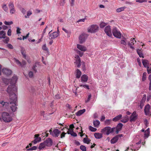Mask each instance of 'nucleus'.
<instances>
[{"mask_svg":"<svg viewBox=\"0 0 151 151\" xmlns=\"http://www.w3.org/2000/svg\"><path fill=\"white\" fill-rule=\"evenodd\" d=\"M17 79V78L16 76H14L12 77L10 81V85L8 86L6 90L9 95L10 99L11 100H13L14 102V106H13L14 108L13 109L12 106H11L13 111H15L17 108V99L15 93L17 91V89L15 83Z\"/></svg>","mask_w":151,"mask_h":151,"instance_id":"nucleus-1","label":"nucleus"},{"mask_svg":"<svg viewBox=\"0 0 151 151\" xmlns=\"http://www.w3.org/2000/svg\"><path fill=\"white\" fill-rule=\"evenodd\" d=\"M2 120L6 123L10 122L12 120V118L8 113L4 112L1 114Z\"/></svg>","mask_w":151,"mask_h":151,"instance_id":"nucleus-2","label":"nucleus"},{"mask_svg":"<svg viewBox=\"0 0 151 151\" xmlns=\"http://www.w3.org/2000/svg\"><path fill=\"white\" fill-rule=\"evenodd\" d=\"M115 130V128L114 127L111 128L110 127L107 126L102 129L101 132L108 135L110 133H113Z\"/></svg>","mask_w":151,"mask_h":151,"instance_id":"nucleus-3","label":"nucleus"},{"mask_svg":"<svg viewBox=\"0 0 151 151\" xmlns=\"http://www.w3.org/2000/svg\"><path fill=\"white\" fill-rule=\"evenodd\" d=\"M9 99H10L9 98ZM10 101L9 102H4L3 101H2L0 102V104H1L3 106H5L6 107H7L8 106L10 107V108L12 110V111L14 112H15L16 111V109L14 111H13L12 110V108L11 106H12V108L14 109V107H13V106H14V102L13 100H11L10 99ZM17 109V108H16Z\"/></svg>","mask_w":151,"mask_h":151,"instance_id":"nucleus-4","label":"nucleus"},{"mask_svg":"<svg viewBox=\"0 0 151 151\" xmlns=\"http://www.w3.org/2000/svg\"><path fill=\"white\" fill-rule=\"evenodd\" d=\"M112 32L113 35L117 38L119 39L121 37V34L120 32L118 31L116 27H113Z\"/></svg>","mask_w":151,"mask_h":151,"instance_id":"nucleus-5","label":"nucleus"},{"mask_svg":"<svg viewBox=\"0 0 151 151\" xmlns=\"http://www.w3.org/2000/svg\"><path fill=\"white\" fill-rule=\"evenodd\" d=\"M138 114L135 111H134L130 116L129 121L130 122H134L138 118Z\"/></svg>","mask_w":151,"mask_h":151,"instance_id":"nucleus-6","label":"nucleus"},{"mask_svg":"<svg viewBox=\"0 0 151 151\" xmlns=\"http://www.w3.org/2000/svg\"><path fill=\"white\" fill-rule=\"evenodd\" d=\"M104 31L105 33L107 36L109 37H111L112 36L111 26L110 25L106 26L105 27Z\"/></svg>","mask_w":151,"mask_h":151,"instance_id":"nucleus-7","label":"nucleus"},{"mask_svg":"<svg viewBox=\"0 0 151 151\" xmlns=\"http://www.w3.org/2000/svg\"><path fill=\"white\" fill-rule=\"evenodd\" d=\"M150 106L149 104L145 106L144 109L145 114L146 115L151 116V109H150Z\"/></svg>","mask_w":151,"mask_h":151,"instance_id":"nucleus-8","label":"nucleus"},{"mask_svg":"<svg viewBox=\"0 0 151 151\" xmlns=\"http://www.w3.org/2000/svg\"><path fill=\"white\" fill-rule=\"evenodd\" d=\"M88 36V35L85 33H83L80 35L79 37L80 43H82L84 42L87 38Z\"/></svg>","mask_w":151,"mask_h":151,"instance_id":"nucleus-9","label":"nucleus"},{"mask_svg":"<svg viewBox=\"0 0 151 151\" xmlns=\"http://www.w3.org/2000/svg\"><path fill=\"white\" fill-rule=\"evenodd\" d=\"M57 31L55 32H53L52 33L50 34L49 35V39H55L58 37L59 35V31L58 29Z\"/></svg>","mask_w":151,"mask_h":151,"instance_id":"nucleus-10","label":"nucleus"},{"mask_svg":"<svg viewBox=\"0 0 151 151\" xmlns=\"http://www.w3.org/2000/svg\"><path fill=\"white\" fill-rule=\"evenodd\" d=\"M60 133H61L60 131L58 129H55L52 131V136L55 137H58Z\"/></svg>","mask_w":151,"mask_h":151,"instance_id":"nucleus-11","label":"nucleus"},{"mask_svg":"<svg viewBox=\"0 0 151 151\" xmlns=\"http://www.w3.org/2000/svg\"><path fill=\"white\" fill-rule=\"evenodd\" d=\"M9 7L10 9V13L11 14H14L15 12V10L13 3L10 2L9 4Z\"/></svg>","mask_w":151,"mask_h":151,"instance_id":"nucleus-12","label":"nucleus"},{"mask_svg":"<svg viewBox=\"0 0 151 151\" xmlns=\"http://www.w3.org/2000/svg\"><path fill=\"white\" fill-rule=\"evenodd\" d=\"M2 72L6 76L10 75L12 73V71L11 70L6 68H3L2 70Z\"/></svg>","mask_w":151,"mask_h":151,"instance_id":"nucleus-13","label":"nucleus"},{"mask_svg":"<svg viewBox=\"0 0 151 151\" xmlns=\"http://www.w3.org/2000/svg\"><path fill=\"white\" fill-rule=\"evenodd\" d=\"M47 147L51 146L53 143L52 140L50 138H47L46 140L44 141Z\"/></svg>","mask_w":151,"mask_h":151,"instance_id":"nucleus-14","label":"nucleus"},{"mask_svg":"<svg viewBox=\"0 0 151 151\" xmlns=\"http://www.w3.org/2000/svg\"><path fill=\"white\" fill-rule=\"evenodd\" d=\"M39 134H36L35 135V139L32 141L35 144H36L37 142H40L41 140V138L39 137Z\"/></svg>","mask_w":151,"mask_h":151,"instance_id":"nucleus-15","label":"nucleus"},{"mask_svg":"<svg viewBox=\"0 0 151 151\" xmlns=\"http://www.w3.org/2000/svg\"><path fill=\"white\" fill-rule=\"evenodd\" d=\"M134 42H136V41L134 40V38H132L131 39L130 41H129L128 43V45L133 50L134 49V47L133 46V45L134 44Z\"/></svg>","mask_w":151,"mask_h":151,"instance_id":"nucleus-16","label":"nucleus"},{"mask_svg":"<svg viewBox=\"0 0 151 151\" xmlns=\"http://www.w3.org/2000/svg\"><path fill=\"white\" fill-rule=\"evenodd\" d=\"M123 126V124L121 123H119L117 125L116 128H115V129H116V132L117 134H118L119 132L121 130Z\"/></svg>","mask_w":151,"mask_h":151,"instance_id":"nucleus-17","label":"nucleus"},{"mask_svg":"<svg viewBox=\"0 0 151 151\" xmlns=\"http://www.w3.org/2000/svg\"><path fill=\"white\" fill-rule=\"evenodd\" d=\"M75 58H77V59H76V62H75V63L77 65V67H79L81 65L80 58L78 55L76 56V57H75Z\"/></svg>","mask_w":151,"mask_h":151,"instance_id":"nucleus-18","label":"nucleus"},{"mask_svg":"<svg viewBox=\"0 0 151 151\" xmlns=\"http://www.w3.org/2000/svg\"><path fill=\"white\" fill-rule=\"evenodd\" d=\"M88 31L89 32L93 33L94 32V25H91L88 29Z\"/></svg>","mask_w":151,"mask_h":151,"instance_id":"nucleus-19","label":"nucleus"},{"mask_svg":"<svg viewBox=\"0 0 151 151\" xmlns=\"http://www.w3.org/2000/svg\"><path fill=\"white\" fill-rule=\"evenodd\" d=\"M122 114H119V115L114 118L112 119V121L115 122H116L121 119L122 117Z\"/></svg>","mask_w":151,"mask_h":151,"instance_id":"nucleus-20","label":"nucleus"},{"mask_svg":"<svg viewBox=\"0 0 151 151\" xmlns=\"http://www.w3.org/2000/svg\"><path fill=\"white\" fill-rule=\"evenodd\" d=\"M129 120V118L128 116L127 115H126L122 118L121 120V121L123 123H126Z\"/></svg>","mask_w":151,"mask_h":151,"instance_id":"nucleus-21","label":"nucleus"},{"mask_svg":"<svg viewBox=\"0 0 151 151\" xmlns=\"http://www.w3.org/2000/svg\"><path fill=\"white\" fill-rule=\"evenodd\" d=\"M6 34L5 32L3 31H0V39H5L6 37Z\"/></svg>","mask_w":151,"mask_h":151,"instance_id":"nucleus-22","label":"nucleus"},{"mask_svg":"<svg viewBox=\"0 0 151 151\" xmlns=\"http://www.w3.org/2000/svg\"><path fill=\"white\" fill-rule=\"evenodd\" d=\"M77 47L79 49L83 51H85L86 50V47L80 45H77Z\"/></svg>","mask_w":151,"mask_h":151,"instance_id":"nucleus-23","label":"nucleus"},{"mask_svg":"<svg viewBox=\"0 0 151 151\" xmlns=\"http://www.w3.org/2000/svg\"><path fill=\"white\" fill-rule=\"evenodd\" d=\"M118 136H115L110 141V142L111 144H114L116 143L118 140Z\"/></svg>","mask_w":151,"mask_h":151,"instance_id":"nucleus-24","label":"nucleus"},{"mask_svg":"<svg viewBox=\"0 0 151 151\" xmlns=\"http://www.w3.org/2000/svg\"><path fill=\"white\" fill-rule=\"evenodd\" d=\"M88 79V76L85 74L82 76L81 77V81L82 82H86L87 81Z\"/></svg>","mask_w":151,"mask_h":151,"instance_id":"nucleus-25","label":"nucleus"},{"mask_svg":"<svg viewBox=\"0 0 151 151\" xmlns=\"http://www.w3.org/2000/svg\"><path fill=\"white\" fill-rule=\"evenodd\" d=\"M81 72L79 69H77L76 71V78H79L81 75Z\"/></svg>","mask_w":151,"mask_h":151,"instance_id":"nucleus-26","label":"nucleus"},{"mask_svg":"<svg viewBox=\"0 0 151 151\" xmlns=\"http://www.w3.org/2000/svg\"><path fill=\"white\" fill-rule=\"evenodd\" d=\"M150 133V130L149 128L146 129L145 132L144 137L145 138L148 137Z\"/></svg>","mask_w":151,"mask_h":151,"instance_id":"nucleus-27","label":"nucleus"},{"mask_svg":"<svg viewBox=\"0 0 151 151\" xmlns=\"http://www.w3.org/2000/svg\"><path fill=\"white\" fill-rule=\"evenodd\" d=\"M103 137L102 134L101 133L95 132V138L97 139H100Z\"/></svg>","mask_w":151,"mask_h":151,"instance_id":"nucleus-28","label":"nucleus"},{"mask_svg":"<svg viewBox=\"0 0 151 151\" xmlns=\"http://www.w3.org/2000/svg\"><path fill=\"white\" fill-rule=\"evenodd\" d=\"M86 110L85 109L80 110L76 113V114L78 116H80Z\"/></svg>","mask_w":151,"mask_h":151,"instance_id":"nucleus-29","label":"nucleus"},{"mask_svg":"<svg viewBox=\"0 0 151 151\" xmlns=\"http://www.w3.org/2000/svg\"><path fill=\"white\" fill-rule=\"evenodd\" d=\"M143 65L144 67L147 68L148 67V61L147 60H143L142 61Z\"/></svg>","mask_w":151,"mask_h":151,"instance_id":"nucleus-30","label":"nucleus"},{"mask_svg":"<svg viewBox=\"0 0 151 151\" xmlns=\"http://www.w3.org/2000/svg\"><path fill=\"white\" fill-rule=\"evenodd\" d=\"M111 121V119H106L104 122V124L108 126L110 124Z\"/></svg>","mask_w":151,"mask_h":151,"instance_id":"nucleus-31","label":"nucleus"},{"mask_svg":"<svg viewBox=\"0 0 151 151\" xmlns=\"http://www.w3.org/2000/svg\"><path fill=\"white\" fill-rule=\"evenodd\" d=\"M45 146H46V145L45 143V142H43L41 143L40 144L39 147V149L40 150H41L42 149L44 148Z\"/></svg>","mask_w":151,"mask_h":151,"instance_id":"nucleus-32","label":"nucleus"},{"mask_svg":"<svg viewBox=\"0 0 151 151\" xmlns=\"http://www.w3.org/2000/svg\"><path fill=\"white\" fill-rule=\"evenodd\" d=\"M137 52L140 58H143V55L142 53L141 52V50L139 49H137Z\"/></svg>","mask_w":151,"mask_h":151,"instance_id":"nucleus-33","label":"nucleus"},{"mask_svg":"<svg viewBox=\"0 0 151 151\" xmlns=\"http://www.w3.org/2000/svg\"><path fill=\"white\" fill-rule=\"evenodd\" d=\"M126 8L125 6H124L118 8L116 9V11L117 12H120Z\"/></svg>","mask_w":151,"mask_h":151,"instance_id":"nucleus-34","label":"nucleus"},{"mask_svg":"<svg viewBox=\"0 0 151 151\" xmlns=\"http://www.w3.org/2000/svg\"><path fill=\"white\" fill-rule=\"evenodd\" d=\"M100 124V122L98 120H95V127H98Z\"/></svg>","mask_w":151,"mask_h":151,"instance_id":"nucleus-35","label":"nucleus"},{"mask_svg":"<svg viewBox=\"0 0 151 151\" xmlns=\"http://www.w3.org/2000/svg\"><path fill=\"white\" fill-rule=\"evenodd\" d=\"M32 14V12L30 10H29L27 12V15H25L24 17L25 18H29V16Z\"/></svg>","mask_w":151,"mask_h":151,"instance_id":"nucleus-36","label":"nucleus"},{"mask_svg":"<svg viewBox=\"0 0 151 151\" xmlns=\"http://www.w3.org/2000/svg\"><path fill=\"white\" fill-rule=\"evenodd\" d=\"M146 74L147 73L145 72H144L143 73L142 78V81H145L146 80Z\"/></svg>","mask_w":151,"mask_h":151,"instance_id":"nucleus-37","label":"nucleus"},{"mask_svg":"<svg viewBox=\"0 0 151 151\" xmlns=\"http://www.w3.org/2000/svg\"><path fill=\"white\" fill-rule=\"evenodd\" d=\"M21 53L22 55H23V57L24 58H25L27 56H26L25 54V51L24 49H22L21 50Z\"/></svg>","mask_w":151,"mask_h":151,"instance_id":"nucleus-38","label":"nucleus"},{"mask_svg":"<svg viewBox=\"0 0 151 151\" xmlns=\"http://www.w3.org/2000/svg\"><path fill=\"white\" fill-rule=\"evenodd\" d=\"M9 37H6H6L5 38V39L3 40V42L7 44L9 42Z\"/></svg>","mask_w":151,"mask_h":151,"instance_id":"nucleus-39","label":"nucleus"},{"mask_svg":"<svg viewBox=\"0 0 151 151\" xmlns=\"http://www.w3.org/2000/svg\"><path fill=\"white\" fill-rule=\"evenodd\" d=\"M2 8L4 11L7 12L8 10V8L6 4H4L2 6Z\"/></svg>","mask_w":151,"mask_h":151,"instance_id":"nucleus-40","label":"nucleus"},{"mask_svg":"<svg viewBox=\"0 0 151 151\" xmlns=\"http://www.w3.org/2000/svg\"><path fill=\"white\" fill-rule=\"evenodd\" d=\"M80 149L83 151H86V147L83 145H81L80 146Z\"/></svg>","mask_w":151,"mask_h":151,"instance_id":"nucleus-41","label":"nucleus"},{"mask_svg":"<svg viewBox=\"0 0 151 151\" xmlns=\"http://www.w3.org/2000/svg\"><path fill=\"white\" fill-rule=\"evenodd\" d=\"M37 147L35 146H34L32 147H31L29 149H27V150L29 151V150H35L37 149Z\"/></svg>","mask_w":151,"mask_h":151,"instance_id":"nucleus-42","label":"nucleus"},{"mask_svg":"<svg viewBox=\"0 0 151 151\" xmlns=\"http://www.w3.org/2000/svg\"><path fill=\"white\" fill-rule=\"evenodd\" d=\"M26 64V61L24 60H22V62L21 63V66L22 67H23L25 66Z\"/></svg>","mask_w":151,"mask_h":151,"instance_id":"nucleus-43","label":"nucleus"},{"mask_svg":"<svg viewBox=\"0 0 151 151\" xmlns=\"http://www.w3.org/2000/svg\"><path fill=\"white\" fill-rule=\"evenodd\" d=\"M14 60L17 65H19L21 66V63L19 60H17L15 58H14Z\"/></svg>","mask_w":151,"mask_h":151,"instance_id":"nucleus-44","label":"nucleus"},{"mask_svg":"<svg viewBox=\"0 0 151 151\" xmlns=\"http://www.w3.org/2000/svg\"><path fill=\"white\" fill-rule=\"evenodd\" d=\"M106 24L104 22H101L100 24V27L101 28H103L106 25Z\"/></svg>","mask_w":151,"mask_h":151,"instance_id":"nucleus-45","label":"nucleus"},{"mask_svg":"<svg viewBox=\"0 0 151 151\" xmlns=\"http://www.w3.org/2000/svg\"><path fill=\"white\" fill-rule=\"evenodd\" d=\"M80 86L81 87H83L85 88H86L88 89H89V86L88 85H80Z\"/></svg>","mask_w":151,"mask_h":151,"instance_id":"nucleus-46","label":"nucleus"},{"mask_svg":"<svg viewBox=\"0 0 151 151\" xmlns=\"http://www.w3.org/2000/svg\"><path fill=\"white\" fill-rule=\"evenodd\" d=\"M13 22L12 21L8 22L7 21H5L4 22V24L6 25H10L13 24Z\"/></svg>","mask_w":151,"mask_h":151,"instance_id":"nucleus-47","label":"nucleus"},{"mask_svg":"<svg viewBox=\"0 0 151 151\" xmlns=\"http://www.w3.org/2000/svg\"><path fill=\"white\" fill-rule=\"evenodd\" d=\"M150 65H151V64H150ZM147 68L148 73V74L151 73V67H149L148 66Z\"/></svg>","mask_w":151,"mask_h":151,"instance_id":"nucleus-48","label":"nucleus"},{"mask_svg":"<svg viewBox=\"0 0 151 151\" xmlns=\"http://www.w3.org/2000/svg\"><path fill=\"white\" fill-rule=\"evenodd\" d=\"M20 10L23 14L26 13V10L23 8H22L20 9Z\"/></svg>","mask_w":151,"mask_h":151,"instance_id":"nucleus-49","label":"nucleus"},{"mask_svg":"<svg viewBox=\"0 0 151 151\" xmlns=\"http://www.w3.org/2000/svg\"><path fill=\"white\" fill-rule=\"evenodd\" d=\"M146 95L145 94H144L143 95V96L142 98V99L141 101L143 102H145L146 100Z\"/></svg>","mask_w":151,"mask_h":151,"instance_id":"nucleus-50","label":"nucleus"},{"mask_svg":"<svg viewBox=\"0 0 151 151\" xmlns=\"http://www.w3.org/2000/svg\"><path fill=\"white\" fill-rule=\"evenodd\" d=\"M65 0H61L60 2V5L61 6H63L65 3Z\"/></svg>","mask_w":151,"mask_h":151,"instance_id":"nucleus-51","label":"nucleus"},{"mask_svg":"<svg viewBox=\"0 0 151 151\" xmlns=\"http://www.w3.org/2000/svg\"><path fill=\"white\" fill-rule=\"evenodd\" d=\"M67 129H68L67 133L68 134H70L71 135V134H72V132H73V129H68L67 128Z\"/></svg>","mask_w":151,"mask_h":151,"instance_id":"nucleus-52","label":"nucleus"},{"mask_svg":"<svg viewBox=\"0 0 151 151\" xmlns=\"http://www.w3.org/2000/svg\"><path fill=\"white\" fill-rule=\"evenodd\" d=\"M58 124H59V125L60 126V127H57V128H58L59 129H63V128H62V127H63L64 126V123H63V124H61V123H59L58 124Z\"/></svg>","mask_w":151,"mask_h":151,"instance_id":"nucleus-53","label":"nucleus"},{"mask_svg":"<svg viewBox=\"0 0 151 151\" xmlns=\"http://www.w3.org/2000/svg\"><path fill=\"white\" fill-rule=\"evenodd\" d=\"M91 97V94L89 95L87 100L85 101V103H87L88 102L90 101Z\"/></svg>","mask_w":151,"mask_h":151,"instance_id":"nucleus-54","label":"nucleus"},{"mask_svg":"<svg viewBox=\"0 0 151 151\" xmlns=\"http://www.w3.org/2000/svg\"><path fill=\"white\" fill-rule=\"evenodd\" d=\"M136 1L139 3H142L144 2H146L147 1L146 0H136Z\"/></svg>","mask_w":151,"mask_h":151,"instance_id":"nucleus-55","label":"nucleus"},{"mask_svg":"<svg viewBox=\"0 0 151 151\" xmlns=\"http://www.w3.org/2000/svg\"><path fill=\"white\" fill-rule=\"evenodd\" d=\"M66 134V133L63 132L60 135V138H63L65 137V135Z\"/></svg>","mask_w":151,"mask_h":151,"instance_id":"nucleus-56","label":"nucleus"},{"mask_svg":"<svg viewBox=\"0 0 151 151\" xmlns=\"http://www.w3.org/2000/svg\"><path fill=\"white\" fill-rule=\"evenodd\" d=\"M24 58L26 60L28 63H31V61L30 60V58L29 57L27 56L25 58Z\"/></svg>","mask_w":151,"mask_h":151,"instance_id":"nucleus-57","label":"nucleus"},{"mask_svg":"<svg viewBox=\"0 0 151 151\" xmlns=\"http://www.w3.org/2000/svg\"><path fill=\"white\" fill-rule=\"evenodd\" d=\"M47 28V26H46V27H45V29L43 30V31L42 32V37H41V38H42V37H43V35H44V34L46 32V29Z\"/></svg>","mask_w":151,"mask_h":151,"instance_id":"nucleus-58","label":"nucleus"},{"mask_svg":"<svg viewBox=\"0 0 151 151\" xmlns=\"http://www.w3.org/2000/svg\"><path fill=\"white\" fill-rule=\"evenodd\" d=\"M42 48L43 50H45V51H47L48 50V48L46 47V44H44L43 45Z\"/></svg>","mask_w":151,"mask_h":151,"instance_id":"nucleus-59","label":"nucleus"},{"mask_svg":"<svg viewBox=\"0 0 151 151\" xmlns=\"http://www.w3.org/2000/svg\"><path fill=\"white\" fill-rule=\"evenodd\" d=\"M11 32H12V30H11V29H9L8 30V31H7V35L9 36H11L12 35Z\"/></svg>","mask_w":151,"mask_h":151,"instance_id":"nucleus-60","label":"nucleus"},{"mask_svg":"<svg viewBox=\"0 0 151 151\" xmlns=\"http://www.w3.org/2000/svg\"><path fill=\"white\" fill-rule=\"evenodd\" d=\"M83 140V142L85 143L88 144L90 142L88 140V139L86 138H84Z\"/></svg>","mask_w":151,"mask_h":151,"instance_id":"nucleus-61","label":"nucleus"},{"mask_svg":"<svg viewBox=\"0 0 151 151\" xmlns=\"http://www.w3.org/2000/svg\"><path fill=\"white\" fill-rule=\"evenodd\" d=\"M89 130L92 132H94V128L90 126L89 127Z\"/></svg>","mask_w":151,"mask_h":151,"instance_id":"nucleus-62","label":"nucleus"},{"mask_svg":"<svg viewBox=\"0 0 151 151\" xmlns=\"http://www.w3.org/2000/svg\"><path fill=\"white\" fill-rule=\"evenodd\" d=\"M7 46L9 49H13V46L10 44H7Z\"/></svg>","mask_w":151,"mask_h":151,"instance_id":"nucleus-63","label":"nucleus"},{"mask_svg":"<svg viewBox=\"0 0 151 151\" xmlns=\"http://www.w3.org/2000/svg\"><path fill=\"white\" fill-rule=\"evenodd\" d=\"M21 29L19 27H17V34L21 33L20 30Z\"/></svg>","mask_w":151,"mask_h":151,"instance_id":"nucleus-64","label":"nucleus"}]
</instances>
